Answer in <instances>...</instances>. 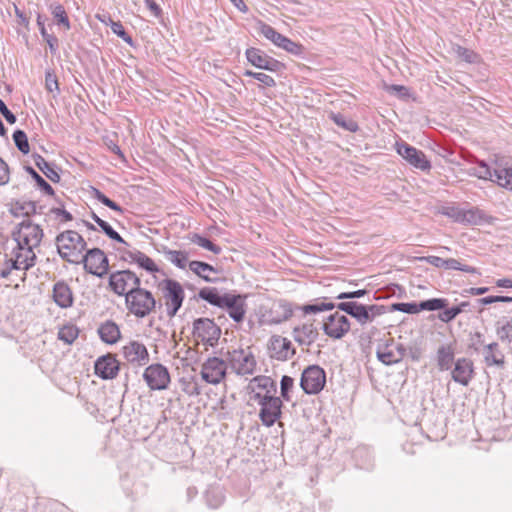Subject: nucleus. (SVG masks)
Returning a JSON list of instances; mask_svg holds the SVG:
<instances>
[{
	"mask_svg": "<svg viewBox=\"0 0 512 512\" xmlns=\"http://www.w3.org/2000/svg\"><path fill=\"white\" fill-rule=\"evenodd\" d=\"M197 297L212 306L226 309L231 319L237 323L244 320L246 304L241 294H221L216 287H204L199 290Z\"/></svg>",
	"mask_w": 512,
	"mask_h": 512,
	"instance_id": "f257e3e1",
	"label": "nucleus"
},
{
	"mask_svg": "<svg viewBox=\"0 0 512 512\" xmlns=\"http://www.w3.org/2000/svg\"><path fill=\"white\" fill-rule=\"evenodd\" d=\"M55 243L63 260L73 264L81 262L87 243L77 231L66 230L59 233L55 238Z\"/></svg>",
	"mask_w": 512,
	"mask_h": 512,
	"instance_id": "f03ea898",
	"label": "nucleus"
},
{
	"mask_svg": "<svg viewBox=\"0 0 512 512\" xmlns=\"http://www.w3.org/2000/svg\"><path fill=\"white\" fill-rule=\"evenodd\" d=\"M337 304L328 302L327 298L316 299L315 302L305 304L303 306L296 305L295 309L301 310L304 314H317L323 311H330L337 308ZM272 311H275L276 316L270 319L271 323L279 324L292 317L294 307L290 302L280 300L274 305Z\"/></svg>",
	"mask_w": 512,
	"mask_h": 512,
	"instance_id": "7ed1b4c3",
	"label": "nucleus"
},
{
	"mask_svg": "<svg viewBox=\"0 0 512 512\" xmlns=\"http://www.w3.org/2000/svg\"><path fill=\"white\" fill-rule=\"evenodd\" d=\"M128 311L137 318H144L156 308V299L153 294L140 286H133L125 298Z\"/></svg>",
	"mask_w": 512,
	"mask_h": 512,
	"instance_id": "20e7f679",
	"label": "nucleus"
},
{
	"mask_svg": "<svg viewBox=\"0 0 512 512\" xmlns=\"http://www.w3.org/2000/svg\"><path fill=\"white\" fill-rule=\"evenodd\" d=\"M251 399L260 405L259 419L266 427H272L282 415L283 402L276 395H262L261 392H254Z\"/></svg>",
	"mask_w": 512,
	"mask_h": 512,
	"instance_id": "39448f33",
	"label": "nucleus"
},
{
	"mask_svg": "<svg viewBox=\"0 0 512 512\" xmlns=\"http://www.w3.org/2000/svg\"><path fill=\"white\" fill-rule=\"evenodd\" d=\"M43 236L44 232L41 226L31 220L22 221L12 231V237L18 245L33 251L40 245Z\"/></svg>",
	"mask_w": 512,
	"mask_h": 512,
	"instance_id": "423d86ee",
	"label": "nucleus"
},
{
	"mask_svg": "<svg viewBox=\"0 0 512 512\" xmlns=\"http://www.w3.org/2000/svg\"><path fill=\"white\" fill-rule=\"evenodd\" d=\"M165 299V305L167 307V315L172 318L182 307L185 292L182 285L170 278L163 279L158 286Z\"/></svg>",
	"mask_w": 512,
	"mask_h": 512,
	"instance_id": "0eeeda50",
	"label": "nucleus"
},
{
	"mask_svg": "<svg viewBox=\"0 0 512 512\" xmlns=\"http://www.w3.org/2000/svg\"><path fill=\"white\" fill-rule=\"evenodd\" d=\"M225 361L237 375H252L256 368V360L253 353L248 349L237 348L228 350L225 354Z\"/></svg>",
	"mask_w": 512,
	"mask_h": 512,
	"instance_id": "6e6552de",
	"label": "nucleus"
},
{
	"mask_svg": "<svg viewBox=\"0 0 512 512\" xmlns=\"http://www.w3.org/2000/svg\"><path fill=\"white\" fill-rule=\"evenodd\" d=\"M473 174L480 179L491 180L498 185L512 189V167H491L487 162H476Z\"/></svg>",
	"mask_w": 512,
	"mask_h": 512,
	"instance_id": "1a4fd4ad",
	"label": "nucleus"
},
{
	"mask_svg": "<svg viewBox=\"0 0 512 512\" xmlns=\"http://www.w3.org/2000/svg\"><path fill=\"white\" fill-rule=\"evenodd\" d=\"M326 384V372L318 365L306 367L300 378V387L309 395L320 393Z\"/></svg>",
	"mask_w": 512,
	"mask_h": 512,
	"instance_id": "9d476101",
	"label": "nucleus"
},
{
	"mask_svg": "<svg viewBox=\"0 0 512 512\" xmlns=\"http://www.w3.org/2000/svg\"><path fill=\"white\" fill-rule=\"evenodd\" d=\"M84 264V269L87 273L103 278L107 275L109 270V261L100 248L88 249L82 255L81 262Z\"/></svg>",
	"mask_w": 512,
	"mask_h": 512,
	"instance_id": "9b49d317",
	"label": "nucleus"
},
{
	"mask_svg": "<svg viewBox=\"0 0 512 512\" xmlns=\"http://www.w3.org/2000/svg\"><path fill=\"white\" fill-rule=\"evenodd\" d=\"M108 285L116 295L126 298L130 288L141 285V279L129 269L118 270L110 273Z\"/></svg>",
	"mask_w": 512,
	"mask_h": 512,
	"instance_id": "f8f14e48",
	"label": "nucleus"
},
{
	"mask_svg": "<svg viewBox=\"0 0 512 512\" xmlns=\"http://www.w3.org/2000/svg\"><path fill=\"white\" fill-rule=\"evenodd\" d=\"M193 336L214 347L221 336V328L210 318H197L193 322Z\"/></svg>",
	"mask_w": 512,
	"mask_h": 512,
	"instance_id": "ddd939ff",
	"label": "nucleus"
},
{
	"mask_svg": "<svg viewBox=\"0 0 512 512\" xmlns=\"http://www.w3.org/2000/svg\"><path fill=\"white\" fill-rule=\"evenodd\" d=\"M227 367L225 359L209 357L202 364L201 378L208 384L217 385L225 379Z\"/></svg>",
	"mask_w": 512,
	"mask_h": 512,
	"instance_id": "4468645a",
	"label": "nucleus"
},
{
	"mask_svg": "<svg viewBox=\"0 0 512 512\" xmlns=\"http://www.w3.org/2000/svg\"><path fill=\"white\" fill-rule=\"evenodd\" d=\"M143 379L151 390H165L170 383V373L164 365L155 363L146 367Z\"/></svg>",
	"mask_w": 512,
	"mask_h": 512,
	"instance_id": "2eb2a0df",
	"label": "nucleus"
},
{
	"mask_svg": "<svg viewBox=\"0 0 512 512\" xmlns=\"http://www.w3.org/2000/svg\"><path fill=\"white\" fill-rule=\"evenodd\" d=\"M350 328L351 323L348 317L338 311L330 314L322 325L324 333L335 340L342 339L350 331Z\"/></svg>",
	"mask_w": 512,
	"mask_h": 512,
	"instance_id": "dca6fc26",
	"label": "nucleus"
},
{
	"mask_svg": "<svg viewBox=\"0 0 512 512\" xmlns=\"http://www.w3.org/2000/svg\"><path fill=\"white\" fill-rule=\"evenodd\" d=\"M120 370V362L116 355L107 353L100 356L94 363V373L103 380L116 378Z\"/></svg>",
	"mask_w": 512,
	"mask_h": 512,
	"instance_id": "f3484780",
	"label": "nucleus"
},
{
	"mask_svg": "<svg viewBox=\"0 0 512 512\" xmlns=\"http://www.w3.org/2000/svg\"><path fill=\"white\" fill-rule=\"evenodd\" d=\"M269 356L278 361H286L293 357L295 349L292 343L285 337L273 335L268 342Z\"/></svg>",
	"mask_w": 512,
	"mask_h": 512,
	"instance_id": "a211bd4d",
	"label": "nucleus"
},
{
	"mask_svg": "<svg viewBox=\"0 0 512 512\" xmlns=\"http://www.w3.org/2000/svg\"><path fill=\"white\" fill-rule=\"evenodd\" d=\"M245 54L248 62L256 68L277 72L283 67L280 61L268 56L260 49L251 47L246 50Z\"/></svg>",
	"mask_w": 512,
	"mask_h": 512,
	"instance_id": "6ab92c4d",
	"label": "nucleus"
},
{
	"mask_svg": "<svg viewBox=\"0 0 512 512\" xmlns=\"http://www.w3.org/2000/svg\"><path fill=\"white\" fill-rule=\"evenodd\" d=\"M124 358L131 364L145 366L150 358L146 346L138 341H130L122 347Z\"/></svg>",
	"mask_w": 512,
	"mask_h": 512,
	"instance_id": "aec40b11",
	"label": "nucleus"
},
{
	"mask_svg": "<svg viewBox=\"0 0 512 512\" xmlns=\"http://www.w3.org/2000/svg\"><path fill=\"white\" fill-rule=\"evenodd\" d=\"M337 309L345 312L354 318L361 326L370 323V317L366 309V305L358 303L356 301L340 302L337 305Z\"/></svg>",
	"mask_w": 512,
	"mask_h": 512,
	"instance_id": "412c9836",
	"label": "nucleus"
},
{
	"mask_svg": "<svg viewBox=\"0 0 512 512\" xmlns=\"http://www.w3.org/2000/svg\"><path fill=\"white\" fill-rule=\"evenodd\" d=\"M452 379L463 385L467 386L474 374L473 362L468 358H459L455 362L454 369L452 370Z\"/></svg>",
	"mask_w": 512,
	"mask_h": 512,
	"instance_id": "4be33fe9",
	"label": "nucleus"
},
{
	"mask_svg": "<svg viewBox=\"0 0 512 512\" xmlns=\"http://www.w3.org/2000/svg\"><path fill=\"white\" fill-rule=\"evenodd\" d=\"M52 298L60 308H69L73 305L74 296L70 286L63 280L54 284Z\"/></svg>",
	"mask_w": 512,
	"mask_h": 512,
	"instance_id": "5701e85b",
	"label": "nucleus"
},
{
	"mask_svg": "<svg viewBox=\"0 0 512 512\" xmlns=\"http://www.w3.org/2000/svg\"><path fill=\"white\" fill-rule=\"evenodd\" d=\"M294 340L299 345L310 346L318 338L319 333L313 323H304L301 326H296L292 331Z\"/></svg>",
	"mask_w": 512,
	"mask_h": 512,
	"instance_id": "b1692460",
	"label": "nucleus"
},
{
	"mask_svg": "<svg viewBox=\"0 0 512 512\" xmlns=\"http://www.w3.org/2000/svg\"><path fill=\"white\" fill-rule=\"evenodd\" d=\"M12 253L21 270L27 271L35 265L36 254L30 248H24L16 243Z\"/></svg>",
	"mask_w": 512,
	"mask_h": 512,
	"instance_id": "393cba45",
	"label": "nucleus"
},
{
	"mask_svg": "<svg viewBox=\"0 0 512 512\" xmlns=\"http://www.w3.org/2000/svg\"><path fill=\"white\" fill-rule=\"evenodd\" d=\"M376 356L378 360L385 365H392L401 361V353L395 352L393 340L379 344L376 350Z\"/></svg>",
	"mask_w": 512,
	"mask_h": 512,
	"instance_id": "a878e982",
	"label": "nucleus"
},
{
	"mask_svg": "<svg viewBox=\"0 0 512 512\" xmlns=\"http://www.w3.org/2000/svg\"><path fill=\"white\" fill-rule=\"evenodd\" d=\"M98 334L100 339L107 344H115L121 337L118 325L111 320H107L99 326Z\"/></svg>",
	"mask_w": 512,
	"mask_h": 512,
	"instance_id": "bb28decb",
	"label": "nucleus"
},
{
	"mask_svg": "<svg viewBox=\"0 0 512 512\" xmlns=\"http://www.w3.org/2000/svg\"><path fill=\"white\" fill-rule=\"evenodd\" d=\"M189 269L195 273L198 277L203 279L204 281L208 283H215L218 281V278H212L210 276V273H218V270L213 267L212 265L203 262V261H197L193 260L188 263Z\"/></svg>",
	"mask_w": 512,
	"mask_h": 512,
	"instance_id": "cd10ccee",
	"label": "nucleus"
},
{
	"mask_svg": "<svg viewBox=\"0 0 512 512\" xmlns=\"http://www.w3.org/2000/svg\"><path fill=\"white\" fill-rule=\"evenodd\" d=\"M462 224L464 225H481L483 223H491L492 217L488 216L483 210L478 207H471L464 209L462 215Z\"/></svg>",
	"mask_w": 512,
	"mask_h": 512,
	"instance_id": "c85d7f7f",
	"label": "nucleus"
},
{
	"mask_svg": "<svg viewBox=\"0 0 512 512\" xmlns=\"http://www.w3.org/2000/svg\"><path fill=\"white\" fill-rule=\"evenodd\" d=\"M248 388L252 392L255 391V388L265 390L263 395H276L277 393V383L271 377L264 375L254 377L250 381Z\"/></svg>",
	"mask_w": 512,
	"mask_h": 512,
	"instance_id": "c756f323",
	"label": "nucleus"
},
{
	"mask_svg": "<svg viewBox=\"0 0 512 512\" xmlns=\"http://www.w3.org/2000/svg\"><path fill=\"white\" fill-rule=\"evenodd\" d=\"M484 361L487 366H504V354L499 350L497 342H492L485 346Z\"/></svg>",
	"mask_w": 512,
	"mask_h": 512,
	"instance_id": "7c9ffc66",
	"label": "nucleus"
},
{
	"mask_svg": "<svg viewBox=\"0 0 512 512\" xmlns=\"http://www.w3.org/2000/svg\"><path fill=\"white\" fill-rule=\"evenodd\" d=\"M43 207L38 206L35 201H21L18 200L15 202L13 207L11 208V213L14 216L23 215L25 217H30L34 214H42Z\"/></svg>",
	"mask_w": 512,
	"mask_h": 512,
	"instance_id": "2f4dec72",
	"label": "nucleus"
},
{
	"mask_svg": "<svg viewBox=\"0 0 512 512\" xmlns=\"http://www.w3.org/2000/svg\"><path fill=\"white\" fill-rule=\"evenodd\" d=\"M395 150L403 160H426L425 154L404 141H396Z\"/></svg>",
	"mask_w": 512,
	"mask_h": 512,
	"instance_id": "473e14b6",
	"label": "nucleus"
},
{
	"mask_svg": "<svg viewBox=\"0 0 512 512\" xmlns=\"http://www.w3.org/2000/svg\"><path fill=\"white\" fill-rule=\"evenodd\" d=\"M204 497L209 508L217 509L225 500L224 489L220 485H210L205 491Z\"/></svg>",
	"mask_w": 512,
	"mask_h": 512,
	"instance_id": "72a5a7b5",
	"label": "nucleus"
},
{
	"mask_svg": "<svg viewBox=\"0 0 512 512\" xmlns=\"http://www.w3.org/2000/svg\"><path fill=\"white\" fill-rule=\"evenodd\" d=\"M454 361V349L451 345H442L437 350V364L440 370H449Z\"/></svg>",
	"mask_w": 512,
	"mask_h": 512,
	"instance_id": "f704fd0d",
	"label": "nucleus"
},
{
	"mask_svg": "<svg viewBox=\"0 0 512 512\" xmlns=\"http://www.w3.org/2000/svg\"><path fill=\"white\" fill-rule=\"evenodd\" d=\"M163 253L167 260L180 269H185L188 263V254L185 251L164 248Z\"/></svg>",
	"mask_w": 512,
	"mask_h": 512,
	"instance_id": "c9c22d12",
	"label": "nucleus"
},
{
	"mask_svg": "<svg viewBox=\"0 0 512 512\" xmlns=\"http://www.w3.org/2000/svg\"><path fill=\"white\" fill-rule=\"evenodd\" d=\"M258 31L261 35L270 40L277 47L281 44L285 37L284 35L277 32L272 26L264 22L258 23Z\"/></svg>",
	"mask_w": 512,
	"mask_h": 512,
	"instance_id": "e433bc0d",
	"label": "nucleus"
},
{
	"mask_svg": "<svg viewBox=\"0 0 512 512\" xmlns=\"http://www.w3.org/2000/svg\"><path fill=\"white\" fill-rule=\"evenodd\" d=\"M37 26L43 39L47 42L52 53L56 52L58 47V40L55 36L49 34L45 28V19L41 14L37 16Z\"/></svg>",
	"mask_w": 512,
	"mask_h": 512,
	"instance_id": "4c0bfd02",
	"label": "nucleus"
},
{
	"mask_svg": "<svg viewBox=\"0 0 512 512\" xmlns=\"http://www.w3.org/2000/svg\"><path fill=\"white\" fill-rule=\"evenodd\" d=\"M449 302L446 298H431L427 300L420 301L418 306L421 311H437L444 309L448 306Z\"/></svg>",
	"mask_w": 512,
	"mask_h": 512,
	"instance_id": "58836bf2",
	"label": "nucleus"
},
{
	"mask_svg": "<svg viewBox=\"0 0 512 512\" xmlns=\"http://www.w3.org/2000/svg\"><path fill=\"white\" fill-rule=\"evenodd\" d=\"M43 174L54 183L60 181V169L55 165V162H35Z\"/></svg>",
	"mask_w": 512,
	"mask_h": 512,
	"instance_id": "ea45409f",
	"label": "nucleus"
},
{
	"mask_svg": "<svg viewBox=\"0 0 512 512\" xmlns=\"http://www.w3.org/2000/svg\"><path fill=\"white\" fill-rule=\"evenodd\" d=\"M50 9L57 24L62 25L65 30H69L71 25L64 7L61 4L54 3L50 5Z\"/></svg>",
	"mask_w": 512,
	"mask_h": 512,
	"instance_id": "a19ab883",
	"label": "nucleus"
},
{
	"mask_svg": "<svg viewBox=\"0 0 512 512\" xmlns=\"http://www.w3.org/2000/svg\"><path fill=\"white\" fill-rule=\"evenodd\" d=\"M189 239L192 243L197 244L200 247L213 252L214 254H220L222 251L220 246L214 244L211 240L200 234L193 233L189 236Z\"/></svg>",
	"mask_w": 512,
	"mask_h": 512,
	"instance_id": "79ce46f5",
	"label": "nucleus"
},
{
	"mask_svg": "<svg viewBox=\"0 0 512 512\" xmlns=\"http://www.w3.org/2000/svg\"><path fill=\"white\" fill-rule=\"evenodd\" d=\"M135 255L136 260L134 264H136L139 268L152 274L160 271L159 267L156 265L153 259L148 257L145 253L139 251V253Z\"/></svg>",
	"mask_w": 512,
	"mask_h": 512,
	"instance_id": "37998d69",
	"label": "nucleus"
},
{
	"mask_svg": "<svg viewBox=\"0 0 512 512\" xmlns=\"http://www.w3.org/2000/svg\"><path fill=\"white\" fill-rule=\"evenodd\" d=\"M496 333L501 341L512 342V317L498 321Z\"/></svg>",
	"mask_w": 512,
	"mask_h": 512,
	"instance_id": "c03bdc74",
	"label": "nucleus"
},
{
	"mask_svg": "<svg viewBox=\"0 0 512 512\" xmlns=\"http://www.w3.org/2000/svg\"><path fill=\"white\" fill-rule=\"evenodd\" d=\"M438 213L447 216L456 223L462 224L464 209L457 205H445L441 206Z\"/></svg>",
	"mask_w": 512,
	"mask_h": 512,
	"instance_id": "a18cd8bd",
	"label": "nucleus"
},
{
	"mask_svg": "<svg viewBox=\"0 0 512 512\" xmlns=\"http://www.w3.org/2000/svg\"><path fill=\"white\" fill-rule=\"evenodd\" d=\"M26 171L31 175V177L36 182L38 188L46 195L52 196L54 195V189L52 186L32 167L25 166Z\"/></svg>",
	"mask_w": 512,
	"mask_h": 512,
	"instance_id": "49530a36",
	"label": "nucleus"
},
{
	"mask_svg": "<svg viewBox=\"0 0 512 512\" xmlns=\"http://www.w3.org/2000/svg\"><path fill=\"white\" fill-rule=\"evenodd\" d=\"M444 269L458 270L470 274H480L477 268L462 264L454 258L445 259Z\"/></svg>",
	"mask_w": 512,
	"mask_h": 512,
	"instance_id": "de8ad7c7",
	"label": "nucleus"
},
{
	"mask_svg": "<svg viewBox=\"0 0 512 512\" xmlns=\"http://www.w3.org/2000/svg\"><path fill=\"white\" fill-rule=\"evenodd\" d=\"M92 195L95 199H97L99 202H101L103 205L109 207L110 209L120 212V213L123 212V208L119 204H117L115 201L111 200L99 189L92 187Z\"/></svg>",
	"mask_w": 512,
	"mask_h": 512,
	"instance_id": "09e8293b",
	"label": "nucleus"
},
{
	"mask_svg": "<svg viewBox=\"0 0 512 512\" xmlns=\"http://www.w3.org/2000/svg\"><path fill=\"white\" fill-rule=\"evenodd\" d=\"M78 335L79 330L73 325L64 326L58 332V338L66 344H72L77 339Z\"/></svg>",
	"mask_w": 512,
	"mask_h": 512,
	"instance_id": "8fccbe9b",
	"label": "nucleus"
},
{
	"mask_svg": "<svg viewBox=\"0 0 512 512\" xmlns=\"http://www.w3.org/2000/svg\"><path fill=\"white\" fill-rule=\"evenodd\" d=\"M98 226L101 228L102 232L111 240L129 246V244L121 237L117 231L113 229V227L108 222L103 220L101 223L98 222Z\"/></svg>",
	"mask_w": 512,
	"mask_h": 512,
	"instance_id": "3c124183",
	"label": "nucleus"
},
{
	"mask_svg": "<svg viewBox=\"0 0 512 512\" xmlns=\"http://www.w3.org/2000/svg\"><path fill=\"white\" fill-rule=\"evenodd\" d=\"M418 304L417 302H396L391 305V310L407 314H416L420 312Z\"/></svg>",
	"mask_w": 512,
	"mask_h": 512,
	"instance_id": "603ef678",
	"label": "nucleus"
},
{
	"mask_svg": "<svg viewBox=\"0 0 512 512\" xmlns=\"http://www.w3.org/2000/svg\"><path fill=\"white\" fill-rule=\"evenodd\" d=\"M332 119L338 126L344 128L347 131L355 132L358 130V125L355 121L346 119L341 114H332Z\"/></svg>",
	"mask_w": 512,
	"mask_h": 512,
	"instance_id": "864d4df0",
	"label": "nucleus"
},
{
	"mask_svg": "<svg viewBox=\"0 0 512 512\" xmlns=\"http://www.w3.org/2000/svg\"><path fill=\"white\" fill-rule=\"evenodd\" d=\"M5 262L4 267H0V278L7 279L11 274L12 270H21L18 263H16L13 256L10 258L7 257V254L4 255Z\"/></svg>",
	"mask_w": 512,
	"mask_h": 512,
	"instance_id": "5fc2aeb1",
	"label": "nucleus"
},
{
	"mask_svg": "<svg viewBox=\"0 0 512 512\" xmlns=\"http://www.w3.org/2000/svg\"><path fill=\"white\" fill-rule=\"evenodd\" d=\"M5 262L4 267H0V278L7 279L11 274L12 270H21L18 263H16L13 256L10 258L7 257V254L4 255Z\"/></svg>",
	"mask_w": 512,
	"mask_h": 512,
	"instance_id": "6e6d98bb",
	"label": "nucleus"
},
{
	"mask_svg": "<svg viewBox=\"0 0 512 512\" xmlns=\"http://www.w3.org/2000/svg\"><path fill=\"white\" fill-rule=\"evenodd\" d=\"M459 314H461V308H457V306L446 307L441 309V312L438 314V319L444 323H449L453 321Z\"/></svg>",
	"mask_w": 512,
	"mask_h": 512,
	"instance_id": "4d7b16f0",
	"label": "nucleus"
},
{
	"mask_svg": "<svg viewBox=\"0 0 512 512\" xmlns=\"http://www.w3.org/2000/svg\"><path fill=\"white\" fill-rule=\"evenodd\" d=\"M294 386V379L288 375H283L280 381V393L281 397L285 401H290L289 392L292 390Z\"/></svg>",
	"mask_w": 512,
	"mask_h": 512,
	"instance_id": "13d9d810",
	"label": "nucleus"
},
{
	"mask_svg": "<svg viewBox=\"0 0 512 512\" xmlns=\"http://www.w3.org/2000/svg\"><path fill=\"white\" fill-rule=\"evenodd\" d=\"M13 140L15 142L16 147L23 153H28L29 151V143L27 136L24 131L16 130L13 133Z\"/></svg>",
	"mask_w": 512,
	"mask_h": 512,
	"instance_id": "bf43d9fd",
	"label": "nucleus"
},
{
	"mask_svg": "<svg viewBox=\"0 0 512 512\" xmlns=\"http://www.w3.org/2000/svg\"><path fill=\"white\" fill-rule=\"evenodd\" d=\"M278 47L284 49L285 51L293 55H300L303 52V46L301 44L292 41L286 36L284 37L283 41Z\"/></svg>",
	"mask_w": 512,
	"mask_h": 512,
	"instance_id": "052dcab7",
	"label": "nucleus"
},
{
	"mask_svg": "<svg viewBox=\"0 0 512 512\" xmlns=\"http://www.w3.org/2000/svg\"><path fill=\"white\" fill-rule=\"evenodd\" d=\"M111 30L113 31L114 34H116L117 36H119L120 38H122L126 43L128 44H132V38L130 35H128V33L125 31L123 25L121 24V22H115V21H111Z\"/></svg>",
	"mask_w": 512,
	"mask_h": 512,
	"instance_id": "680f3d73",
	"label": "nucleus"
},
{
	"mask_svg": "<svg viewBox=\"0 0 512 512\" xmlns=\"http://www.w3.org/2000/svg\"><path fill=\"white\" fill-rule=\"evenodd\" d=\"M479 305H490L498 302H512V297L510 296H498V295H490L483 298H479L476 300Z\"/></svg>",
	"mask_w": 512,
	"mask_h": 512,
	"instance_id": "e2e57ef3",
	"label": "nucleus"
},
{
	"mask_svg": "<svg viewBox=\"0 0 512 512\" xmlns=\"http://www.w3.org/2000/svg\"><path fill=\"white\" fill-rule=\"evenodd\" d=\"M454 51L456 52L457 56L463 59L464 61L468 63L475 62L476 54L472 50L457 45L454 48Z\"/></svg>",
	"mask_w": 512,
	"mask_h": 512,
	"instance_id": "0e129e2a",
	"label": "nucleus"
},
{
	"mask_svg": "<svg viewBox=\"0 0 512 512\" xmlns=\"http://www.w3.org/2000/svg\"><path fill=\"white\" fill-rule=\"evenodd\" d=\"M49 213L55 215L56 218H59L60 222H68L73 220L72 214L65 210L63 207H53L50 209Z\"/></svg>",
	"mask_w": 512,
	"mask_h": 512,
	"instance_id": "69168bd1",
	"label": "nucleus"
},
{
	"mask_svg": "<svg viewBox=\"0 0 512 512\" xmlns=\"http://www.w3.org/2000/svg\"><path fill=\"white\" fill-rule=\"evenodd\" d=\"M366 309L368 311L370 317V323L374 321L377 316H380L386 313V307L384 305L371 304L366 305Z\"/></svg>",
	"mask_w": 512,
	"mask_h": 512,
	"instance_id": "338daca9",
	"label": "nucleus"
},
{
	"mask_svg": "<svg viewBox=\"0 0 512 512\" xmlns=\"http://www.w3.org/2000/svg\"><path fill=\"white\" fill-rule=\"evenodd\" d=\"M45 87L49 92L58 91V81L54 73L48 71L45 75Z\"/></svg>",
	"mask_w": 512,
	"mask_h": 512,
	"instance_id": "774afa93",
	"label": "nucleus"
}]
</instances>
